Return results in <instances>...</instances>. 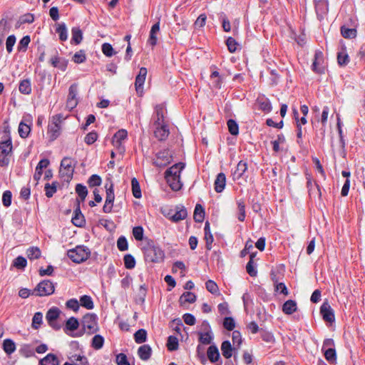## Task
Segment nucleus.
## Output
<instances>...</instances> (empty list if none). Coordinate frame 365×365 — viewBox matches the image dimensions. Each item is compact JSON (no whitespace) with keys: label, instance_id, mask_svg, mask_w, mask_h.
I'll list each match as a JSON object with an SVG mask.
<instances>
[{"label":"nucleus","instance_id":"1","mask_svg":"<svg viewBox=\"0 0 365 365\" xmlns=\"http://www.w3.org/2000/svg\"><path fill=\"white\" fill-rule=\"evenodd\" d=\"M76 160L71 158L65 157L60 165L59 175L64 181L68 182L73 178Z\"/></svg>","mask_w":365,"mask_h":365},{"label":"nucleus","instance_id":"2","mask_svg":"<svg viewBox=\"0 0 365 365\" xmlns=\"http://www.w3.org/2000/svg\"><path fill=\"white\" fill-rule=\"evenodd\" d=\"M67 255L73 262L80 264L89 258L91 252L88 247L82 245L69 250Z\"/></svg>","mask_w":365,"mask_h":365},{"label":"nucleus","instance_id":"3","mask_svg":"<svg viewBox=\"0 0 365 365\" xmlns=\"http://www.w3.org/2000/svg\"><path fill=\"white\" fill-rule=\"evenodd\" d=\"M56 283L51 280L44 279L40 282L32 290V295L36 297H46L53 294Z\"/></svg>","mask_w":365,"mask_h":365},{"label":"nucleus","instance_id":"4","mask_svg":"<svg viewBox=\"0 0 365 365\" xmlns=\"http://www.w3.org/2000/svg\"><path fill=\"white\" fill-rule=\"evenodd\" d=\"M62 120L63 115L61 114L52 116L48 125V135L50 140H55L61 135V123H62Z\"/></svg>","mask_w":365,"mask_h":365},{"label":"nucleus","instance_id":"5","mask_svg":"<svg viewBox=\"0 0 365 365\" xmlns=\"http://www.w3.org/2000/svg\"><path fill=\"white\" fill-rule=\"evenodd\" d=\"M145 258L152 262H160L164 259V252L159 246L148 245L144 249Z\"/></svg>","mask_w":365,"mask_h":365},{"label":"nucleus","instance_id":"6","mask_svg":"<svg viewBox=\"0 0 365 365\" xmlns=\"http://www.w3.org/2000/svg\"><path fill=\"white\" fill-rule=\"evenodd\" d=\"M81 323L83 330L88 334H93L98 329V317L95 314H86Z\"/></svg>","mask_w":365,"mask_h":365},{"label":"nucleus","instance_id":"7","mask_svg":"<svg viewBox=\"0 0 365 365\" xmlns=\"http://www.w3.org/2000/svg\"><path fill=\"white\" fill-rule=\"evenodd\" d=\"M106 197L105 204L103 207V211L105 213H110L113 207V202L115 200L113 184L111 181L106 182L105 185Z\"/></svg>","mask_w":365,"mask_h":365},{"label":"nucleus","instance_id":"8","mask_svg":"<svg viewBox=\"0 0 365 365\" xmlns=\"http://www.w3.org/2000/svg\"><path fill=\"white\" fill-rule=\"evenodd\" d=\"M127 130L125 129H120L117 131L113 137L112 144L120 155H123L125 151L123 145V141L127 138Z\"/></svg>","mask_w":365,"mask_h":365},{"label":"nucleus","instance_id":"9","mask_svg":"<svg viewBox=\"0 0 365 365\" xmlns=\"http://www.w3.org/2000/svg\"><path fill=\"white\" fill-rule=\"evenodd\" d=\"M165 108L163 104L156 105L152 116L153 125H160L165 124Z\"/></svg>","mask_w":365,"mask_h":365},{"label":"nucleus","instance_id":"10","mask_svg":"<svg viewBox=\"0 0 365 365\" xmlns=\"http://www.w3.org/2000/svg\"><path fill=\"white\" fill-rule=\"evenodd\" d=\"M60 309L57 307H52L46 313V319L48 324L54 329L58 330L61 326L57 323L56 320L60 314Z\"/></svg>","mask_w":365,"mask_h":365},{"label":"nucleus","instance_id":"11","mask_svg":"<svg viewBox=\"0 0 365 365\" xmlns=\"http://www.w3.org/2000/svg\"><path fill=\"white\" fill-rule=\"evenodd\" d=\"M171 155L168 150H163L156 154L153 164L156 167H165L171 162Z\"/></svg>","mask_w":365,"mask_h":365},{"label":"nucleus","instance_id":"12","mask_svg":"<svg viewBox=\"0 0 365 365\" xmlns=\"http://www.w3.org/2000/svg\"><path fill=\"white\" fill-rule=\"evenodd\" d=\"M324 55L320 51H317L314 54V61L312 65V70L318 74L324 73V67L323 66Z\"/></svg>","mask_w":365,"mask_h":365},{"label":"nucleus","instance_id":"13","mask_svg":"<svg viewBox=\"0 0 365 365\" xmlns=\"http://www.w3.org/2000/svg\"><path fill=\"white\" fill-rule=\"evenodd\" d=\"M56 53H57V51ZM49 63L53 67L65 71L67 68L68 61L63 57L59 56L58 53H56L50 58Z\"/></svg>","mask_w":365,"mask_h":365},{"label":"nucleus","instance_id":"14","mask_svg":"<svg viewBox=\"0 0 365 365\" xmlns=\"http://www.w3.org/2000/svg\"><path fill=\"white\" fill-rule=\"evenodd\" d=\"M320 313L323 319L327 322H333L335 320L334 311L328 302H324L320 307Z\"/></svg>","mask_w":365,"mask_h":365},{"label":"nucleus","instance_id":"15","mask_svg":"<svg viewBox=\"0 0 365 365\" xmlns=\"http://www.w3.org/2000/svg\"><path fill=\"white\" fill-rule=\"evenodd\" d=\"M147 68L142 67L140 68L139 73L135 78V86L138 93L143 92V85L147 76Z\"/></svg>","mask_w":365,"mask_h":365},{"label":"nucleus","instance_id":"16","mask_svg":"<svg viewBox=\"0 0 365 365\" xmlns=\"http://www.w3.org/2000/svg\"><path fill=\"white\" fill-rule=\"evenodd\" d=\"M154 135L159 140H165L170 134V131L166 123L160 125H154Z\"/></svg>","mask_w":365,"mask_h":365},{"label":"nucleus","instance_id":"17","mask_svg":"<svg viewBox=\"0 0 365 365\" xmlns=\"http://www.w3.org/2000/svg\"><path fill=\"white\" fill-rule=\"evenodd\" d=\"M160 32V21H158L155 23L153 26L151 27V29L150 31L149 34V38L148 39V43L150 44L152 46H155L157 44L158 42V34Z\"/></svg>","mask_w":365,"mask_h":365},{"label":"nucleus","instance_id":"18","mask_svg":"<svg viewBox=\"0 0 365 365\" xmlns=\"http://www.w3.org/2000/svg\"><path fill=\"white\" fill-rule=\"evenodd\" d=\"M247 169V165L246 162L240 160L238 163L235 170L232 173L233 180H240L243 176Z\"/></svg>","mask_w":365,"mask_h":365},{"label":"nucleus","instance_id":"19","mask_svg":"<svg viewBox=\"0 0 365 365\" xmlns=\"http://www.w3.org/2000/svg\"><path fill=\"white\" fill-rule=\"evenodd\" d=\"M165 178L173 190L178 191L181 189L182 183L180 182V177L165 175Z\"/></svg>","mask_w":365,"mask_h":365},{"label":"nucleus","instance_id":"20","mask_svg":"<svg viewBox=\"0 0 365 365\" xmlns=\"http://www.w3.org/2000/svg\"><path fill=\"white\" fill-rule=\"evenodd\" d=\"M152 354V349L150 345L144 344L138 349V355L143 361H148Z\"/></svg>","mask_w":365,"mask_h":365},{"label":"nucleus","instance_id":"21","mask_svg":"<svg viewBox=\"0 0 365 365\" xmlns=\"http://www.w3.org/2000/svg\"><path fill=\"white\" fill-rule=\"evenodd\" d=\"M49 164L50 162L46 158L42 159L39 161L36 168V172L34 175V180H36V181L39 180L43 173V169L46 168L49 165Z\"/></svg>","mask_w":365,"mask_h":365},{"label":"nucleus","instance_id":"22","mask_svg":"<svg viewBox=\"0 0 365 365\" xmlns=\"http://www.w3.org/2000/svg\"><path fill=\"white\" fill-rule=\"evenodd\" d=\"M226 184V177L223 173H219L215 180V190L217 192H221L225 189Z\"/></svg>","mask_w":365,"mask_h":365},{"label":"nucleus","instance_id":"23","mask_svg":"<svg viewBox=\"0 0 365 365\" xmlns=\"http://www.w3.org/2000/svg\"><path fill=\"white\" fill-rule=\"evenodd\" d=\"M185 164L182 163H178L173 166H171L170 168H168L165 173V175H172L175 177H180L181 171L184 169Z\"/></svg>","mask_w":365,"mask_h":365},{"label":"nucleus","instance_id":"24","mask_svg":"<svg viewBox=\"0 0 365 365\" xmlns=\"http://www.w3.org/2000/svg\"><path fill=\"white\" fill-rule=\"evenodd\" d=\"M297 302L292 299H289L286 301L282 306V312L285 314H292L297 311Z\"/></svg>","mask_w":365,"mask_h":365},{"label":"nucleus","instance_id":"25","mask_svg":"<svg viewBox=\"0 0 365 365\" xmlns=\"http://www.w3.org/2000/svg\"><path fill=\"white\" fill-rule=\"evenodd\" d=\"M205 240L206 242V248L209 250L212 248V243L213 242V236L210 232V223L207 221L205 224Z\"/></svg>","mask_w":365,"mask_h":365},{"label":"nucleus","instance_id":"26","mask_svg":"<svg viewBox=\"0 0 365 365\" xmlns=\"http://www.w3.org/2000/svg\"><path fill=\"white\" fill-rule=\"evenodd\" d=\"M71 221L77 227H82L85 224L84 216L81 213L79 206L75 210Z\"/></svg>","mask_w":365,"mask_h":365},{"label":"nucleus","instance_id":"27","mask_svg":"<svg viewBox=\"0 0 365 365\" xmlns=\"http://www.w3.org/2000/svg\"><path fill=\"white\" fill-rule=\"evenodd\" d=\"M234 348L229 341H224L221 344L222 354L225 359L231 358Z\"/></svg>","mask_w":365,"mask_h":365},{"label":"nucleus","instance_id":"28","mask_svg":"<svg viewBox=\"0 0 365 365\" xmlns=\"http://www.w3.org/2000/svg\"><path fill=\"white\" fill-rule=\"evenodd\" d=\"M199 336V341L202 344L207 345L211 344L212 341L214 339V335L212 331L211 332H202L198 331L197 333Z\"/></svg>","mask_w":365,"mask_h":365},{"label":"nucleus","instance_id":"29","mask_svg":"<svg viewBox=\"0 0 365 365\" xmlns=\"http://www.w3.org/2000/svg\"><path fill=\"white\" fill-rule=\"evenodd\" d=\"M71 43H74L76 45L79 44L83 40V33L82 31L78 27H73L71 29Z\"/></svg>","mask_w":365,"mask_h":365},{"label":"nucleus","instance_id":"30","mask_svg":"<svg viewBox=\"0 0 365 365\" xmlns=\"http://www.w3.org/2000/svg\"><path fill=\"white\" fill-rule=\"evenodd\" d=\"M187 216V210L184 207H177L175 213L172 216L171 220L175 222H179L185 219Z\"/></svg>","mask_w":365,"mask_h":365},{"label":"nucleus","instance_id":"31","mask_svg":"<svg viewBox=\"0 0 365 365\" xmlns=\"http://www.w3.org/2000/svg\"><path fill=\"white\" fill-rule=\"evenodd\" d=\"M56 32L58 34L59 39L61 41H66L68 38V30L65 23L58 24L56 28Z\"/></svg>","mask_w":365,"mask_h":365},{"label":"nucleus","instance_id":"32","mask_svg":"<svg viewBox=\"0 0 365 365\" xmlns=\"http://www.w3.org/2000/svg\"><path fill=\"white\" fill-rule=\"evenodd\" d=\"M207 354L209 360L212 363L216 362L220 358L218 349L215 345H212L208 348Z\"/></svg>","mask_w":365,"mask_h":365},{"label":"nucleus","instance_id":"33","mask_svg":"<svg viewBox=\"0 0 365 365\" xmlns=\"http://www.w3.org/2000/svg\"><path fill=\"white\" fill-rule=\"evenodd\" d=\"M19 90L21 93L29 95L31 93V83L29 79H24L19 83Z\"/></svg>","mask_w":365,"mask_h":365},{"label":"nucleus","instance_id":"34","mask_svg":"<svg viewBox=\"0 0 365 365\" xmlns=\"http://www.w3.org/2000/svg\"><path fill=\"white\" fill-rule=\"evenodd\" d=\"M193 218L197 222H202L205 218V210L200 204H197L195 210Z\"/></svg>","mask_w":365,"mask_h":365},{"label":"nucleus","instance_id":"35","mask_svg":"<svg viewBox=\"0 0 365 365\" xmlns=\"http://www.w3.org/2000/svg\"><path fill=\"white\" fill-rule=\"evenodd\" d=\"M41 365H59L57 357L53 354H47L40 361Z\"/></svg>","mask_w":365,"mask_h":365},{"label":"nucleus","instance_id":"36","mask_svg":"<svg viewBox=\"0 0 365 365\" xmlns=\"http://www.w3.org/2000/svg\"><path fill=\"white\" fill-rule=\"evenodd\" d=\"M3 349L8 355L11 354L16 350L15 343L10 339L4 340Z\"/></svg>","mask_w":365,"mask_h":365},{"label":"nucleus","instance_id":"37","mask_svg":"<svg viewBox=\"0 0 365 365\" xmlns=\"http://www.w3.org/2000/svg\"><path fill=\"white\" fill-rule=\"evenodd\" d=\"M12 150V143L10 139L0 143V153L9 155Z\"/></svg>","mask_w":365,"mask_h":365},{"label":"nucleus","instance_id":"38","mask_svg":"<svg viewBox=\"0 0 365 365\" xmlns=\"http://www.w3.org/2000/svg\"><path fill=\"white\" fill-rule=\"evenodd\" d=\"M79 327V322L78 319L73 317H70L66 322L65 331L76 330Z\"/></svg>","mask_w":365,"mask_h":365},{"label":"nucleus","instance_id":"39","mask_svg":"<svg viewBox=\"0 0 365 365\" xmlns=\"http://www.w3.org/2000/svg\"><path fill=\"white\" fill-rule=\"evenodd\" d=\"M324 354V357L327 361L330 364H334L336 361V354L335 349L329 348L322 350Z\"/></svg>","mask_w":365,"mask_h":365},{"label":"nucleus","instance_id":"40","mask_svg":"<svg viewBox=\"0 0 365 365\" xmlns=\"http://www.w3.org/2000/svg\"><path fill=\"white\" fill-rule=\"evenodd\" d=\"M356 30L355 29H349L346 26L341 27V36L345 38H354L356 36Z\"/></svg>","mask_w":365,"mask_h":365},{"label":"nucleus","instance_id":"41","mask_svg":"<svg viewBox=\"0 0 365 365\" xmlns=\"http://www.w3.org/2000/svg\"><path fill=\"white\" fill-rule=\"evenodd\" d=\"M81 305L87 309H92L94 307L92 298L88 295H83L80 297Z\"/></svg>","mask_w":365,"mask_h":365},{"label":"nucleus","instance_id":"42","mask_svg":"<svg viewBox=\"0 0 365 365\" xmlns=\"http://www.w3.org/2000/svg\"><path fill=\"white\" fill-rule=\"evenodd\" d=\"M131 186L133 195L135 198H140L142 197L140 184L135 178L131 180Z\"/></svg>","mask_w":365,"mask_h":365},{"label":"nucleus","instance_id":"43","mask_svg":"<svg viewBox=\"0 0 365 365\" xmlns=\"http://www.w3.org/2000/svg\"><path fill=\"white\" fill-rule=\"evenodd\" d=\"M196 300V295L190 292H184L180 297V302L181 304L186 302L193 303Z\"/></svg>","mask_w":365,"mask_h":365},{"label":"nucleus","instance_id":"44","mask_svg":"<svg viewBox=\"0 0 365 365\" xmlns=\"http://www.w3.org/2000/svg\"><path fill=\"white\" fill-rule=\"evenodd\" d=\"M58 185V182H53L51 184L46 183L45 185V192H46V196L47 197H53V194L57 190V186Z\"/></svg>","mask_w":365,"mask_h":365},{"label":"nucleus","instance_id":"45","mask_svg":"<svg viewBox=\"0 0 365 365\" xmlns=\"http://www.w3.org/2000/svg\"><path fill=\"white\" fill-rule=\"evenodd\" d=\"M134 339L137 344H142L147 339V331L140 329L134 334Z\"/></svg>","mask_w":365,"mask_h":365},{"label":"nucleus","instance_id":"46","mask_svg":"<svg viewBox=\"0 0 365 365\" xmlns=\"http://www.w3.org/2000/svg\"><path fill=\"white\" fill-rule=\"evenodd\" d=\"M18 130L19 135L23 138H26V137H28L31 132V128L29 125L26 124L23 121H21L19 123Z\"/></svg>","mask_w":365,"mask_h":365},{"label":"nucleus","instance_id":"47","mask_svg":"<svg viewBox=\"0 0 365 365\" xmlns=\"http://www.w3.org/2000/svg\"><path fill=\"white\" fill-rule=\"evenodd\" d=\"M337 61L340 66H346L349 62V57L344 49L338 52Z\"/></svg>","mask_w":365,"mask_h":365},{"label":"nucleus","instance_id":"48","mask_svg":"<svg viewBox=\"0 0 365 365\" xmlns=\"http://www.w3.org/2000/svg\"><path fill=\"white\" fill-rule=\"evenodd\" d=\"M178 339L176 336H170L168 338L167 347L170 351H175L178 349Z\"/></svg>","mask_w":365,"mask_h":365},{"label":"nucleus","instance_id":"49","mask_svg":"<svg viewBox=\"0 0 365 365\" xmlns=\"http://www.w3.org/2000/svg\"><path fill=\"white\" fill-rule=\"evenodd\" d=\"M27 257L30 259H38L41 257V250L36 247H32L27 250Z\"/></svg>","mask_w":365,"mask_h":365},{"label":"nucleus","instance_id":"50","mask_svg":"<svg viewBox=\"0 0 365 365\" xmlns=\"http://www.w3.org/2000/svg\"><path fill=\"white\" fill-rule=\"evenodd\" d=\"M103 337L99 334H96L92 339L91 345L95 349H100L103 347Z\"/></svg>","mask_w":365,"mask_h":365},{"label":"nucleus","instance_id":"51","mask_svg":"<svg viewBox=\"0 0 365 365\" xmlns=\"http://www.w3.org/2000/svg\"><path fill=\"white\" fill-rule=\"evenodd\" d=\"M124 265L126 269H133L135 266V259L130 254H127L123 258Z\"/></svg>","mask_w":365,"mask_h":365},{"label":"nucleus","instance_id":"52","mask_svg":"<svg viewBox=\"0 0 365 365\" xmlns=\"http://www.w3.org/2000/svg\"><path fill=\"white\" fill-rule=\"evenodd\" d=\"M206 289L212 294H219V288L217 284L212 280L209 279L205 283Z\"/></svg>","mask_w":365,"mask_h":365},{"label":"nucleus","instance_id":"53","mask_svg":"<svg viewBox=\"0 0 365 365\" xmlns=\"http://www.w3.org/2000/svg\"><path fill=\"white\" fill-rule=\"evenodd\" d=\"M227 127L229 132L232 135H237L239 133V127L237 122L232 119H230L227 120Z\"/></svg>","mask_w":365,"mask_h":365},{"label":"nucleus","instance_id":"54","mask_svg":"<svg viewBox=\"0 0 365 365\" xmlns=\"http://www.w3.org/2000/svg\"><path fill=\"white\" fill-rule=\"evenodd\" d=\"M76 192L82 201H83L86 199L88 195V190L86 187L85 185H83L82 184L76 185Z\"/></svg>","mask_w":365,"mask_h":365},{"label":"nucleus","instance_id":"55","mask_svg":"<svg viewBox=\"0 0 365 365\" xmlns=\"http://www.w3.org/2000/svg\"><path fill=\"white\" fill-rule=\"evenodd\" d=\"M27 264V261L26 258L21 256L17 257L13 262V265L19 269H24Z\"/></svg>","mask_w":365,"mask_h":365},{"label":"nucleus","instance_id":"56","mask_svg":"<svg viewBox=\"0 0 365 365\" xmlns=\"http://www.w3.org/2000/svg\"><path fill=\"white\" fill-rule=\"evenodd\" d=\"M43 314L41 312H36L32 319V327L38 329L42 323Z\"/></svg>","mask_w":365,"mask_h":365},{"label":"nucleus","instance_id":"57","mask_svg":"<svg viewBox=\"0 0 365 365\" xmlns=\"http://www.w3.org/2000/svg\"><path fill=\"white\" fill-rule=\"evenodd\" d=\"M101 49L103 53L107 57H111L115 54L113 46L108 43H103Z\"/></svg>","mask_w":365,"mask_h":365},{"label":"nucleus","instance_id":"58","mask_svg":"<svg viewBox=\"0 0 365 365\" xmlns=\"http://www.w3.org/2000/svg\"><path fill=\"white\" fill-rule=\"evenodd\" d=\"M246 270L250 277L257 276V271L256 269V264L254 263L252 259H250L249 262H247L246 265Z\"/></svg>","mask_w":365,"mask_h":365},{"label":"nucleus","instance_id":"59","mask_svg":"<svg viewBox=\"0 0 365 365\" xmlns=\"http://www.w3.org/2000/svg\"><path fill=\"white\" fill-rule=\"evenodd\" d=\"M31 41V38L29 36H24L19 41L18 44V50L19 51H26L27 47Z\"/></svg>","mask_w":365,"mask_h":365},{"label":"nucleus","instance_id":"60","mask_svg":"<svg viewBox=\"0 0 365 365\" xmlns=\"http://www.w3.org/2000/svg\"><path fill=\"white\" fill-rule=\"evenodd\" d=\"M86 59L85 51L83 50H80L79 51H77L73 55L72 60L76 63H83Z\"/></svg>","mask_w":365,"mask_h":365},{"label":"nucleus","instance_id":"61","mask_svg":"<svg viewBox=\"0 0 365 365\" xmlns=\"http://www.w3.org/2000/svg\"><path fill=\"white\" fill-rule=\"evenodd\" d=\"M20 354L25 357H30L34 354L33 349L28 344L23 345L20 350Z\"/></svg>","mask_w":365,"mask_h":365},{"label":"nucleus","instance_id":"62","mask_svg":"<svg viewBox=\"0 0 365 365\" xmlns=\"http://www.w3.org/2000/svg\"><path fill=\"white\" fill-rule=\"evenodd\" d=\"M102 180L101 178L98 175H92L88 180V183L90 187H96L99 186L101 184Z\"/></svg>","mask_w":365,"mask_h":365},{"label":"nucleus","instance_id":"63","mask_svg":"<svg viewBox=\"0 0 365 365\" xmlns=\"http://www.w3.org/2000/svg\"><path fill=\"white\" fill-rule=\"evenodd\" d=\"M226 44L230 52L234 53L237 51L238 43L232 37L227 38Z\"/></svg>","mask_w":365,"mask_h":365},{"label":"nucleus","instance_id":"64","mask_svg":"<svg viewBox=\"0 0 365 365\" xmlns=\"http://www.w3.org/2000/svg\"><path fill=\"white\" fill-rule=\"evenodd\" d=\"M115 362L118 365H130L127 356L123 353L116 356Z\"/></svg>","mask_w":365,"mask_h":365}]
</instances>
